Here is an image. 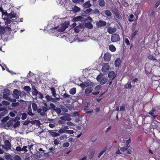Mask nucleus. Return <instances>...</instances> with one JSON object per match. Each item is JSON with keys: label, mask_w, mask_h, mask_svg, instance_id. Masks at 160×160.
Returning a JSON list of instances; mask_svg holds the SVG:
<instances>
[{"label": "nucleus", "mask_w": 160, "mask_h": 160, "mask_svg": "<svg viewBox=\"0 0 160 160\" xmlns=\"http://www.w3.org/2000/svg\"><path fill=\"white\" fill-rule=\"evenodd\" d=\"M120 40V38L118 34H112L111 37V40L113 42H117Z\"/></svg>", "instance_id": "nucleus-1"}, {"label": "nucleus", "mask_w": 160, "mask_h": 160, "mask_svg": "<svg viewBox=\"0 0 160 160\" xmlns=\"http://www.w3.org/2000/svg\"><path fill=\"white\" fill-rule=\"evenodd\" d=\"M48 110V108L45 106L42 107V108H39L38 110V113H40L41 116H44L46 114V112Z\"/></svg>", "instance_id": "nucleus-2"}, {"label": "nucleus", "mask_w": 160, "mask_h": 160, "mask_svg": "<svg viewBox=\"0 0 160 160\" xmlns=\"http://www.w3.org/2000/svg\"><path fill=\"white\" fill-rule=\"evenodd\" d=\"M96 24L98 27L101 28L106 26V22L104 21L100 20L98 22H97Z\"/></svg>", "instance_id": "nucleus-3"}, {"label": "nucleus", "mask_w": 160, "mask_h": 160, "mask_svg": "<svg viewBox=\"0 0 160 160\" xmlns=\"http://www.w3.org/2000/svg\"><path fill=\"white\" fill-rule=\"evenodd\" d=\"M5 146L3 145L2 146L3 148L7 149H10L11 148V143L9 142L8 140H6L4 142Z\"/></svg>", "instance_id": "nucleus-4"}, {"label": "nucleus", "mask_w": 160, "mask_h": 160, "mask_svg": "<svg viewBox=\"0 0 160 160\" xmlns=\"http://www.w3.org/2000/svg\"><path fill=\"white\" fill-rule=\"evenodd\" d=\"M21 92L20 93L19 92L17 89H15L13 91V95L14 98L18 99L19 98V95L21 96Z\"/></svg>", "instance_id": "nucleus-5"}, {"label": "nucleus", "mask_w": 160, "mask_h": 160, "mask_svg": "<svg viewBox=\"0 0 160 160\" xmlns=\"http://www.w3.org/2000/svg\"><path fill=\"white\" fill-rule=\"evenodd\" d=\"M111 58V55L108 53H105L103 56V59L104 61L107 62H109L110 61Z\"/></svg>", "instance_id": "nucleus-6"}, {"label": "nucleus", "mask_w": 160, "mask_h": 160, "mask_svg": "<svg viewBox=\"0 0 160 160\" xmlns=\"http://www.w3.org/2000/svg\"><path fill=\"white\" fill-rule=\"evenodd\" d=\"M92 6V5L91 4L90 1H88L85 2L82 5V7L85 8H89Z\"/></svg>", "instance_id": "nucleus-7"}, {"label": "nucleus", "mask_w": 160, "mask_h": 160, "mask_svg": "<svg viewBox=\"0 0 160 160\" xmlns=\"http://www.w3.org/2000/svg\"><path fill=\"white\" fill-rule=\"evenodd\" d=\"M10 91L9 90L7 89H5L4 90L3 94V97L4 99H7L8 97V94Z\"/></svg>", "instance_id": "nucleus-8"}, {"label": "nucleus", "mask_w": 160, "mask_h": 160, "mask_svg": "<svg viewBox=\"0 0 160 160\" xmlns=\"http://www.w3.org/2000/svg\"><path fill=\"white\" fill-rule=\"evenodd\" d=\"M108 32L109 34H112L113 32H115L117 29L115 27H109L108 28Z\"/></svg>", "instance_id": "nucleus-9"}, {"label": "nucleus", "mask_w": 160, "mask_h": 160, "mask_svg": "<svg viewBox=\"0 0 160 160\" xmlns=\"http://www.w3.org/2000/svg\"><path fill=\"white\" fill-rule=\"evenodd\" d=\"M49 132L52 137H57L60 136V134L55 132L53 130H49Z\"/></svg>", "instance_id": "nucleus-10"}, {"label": "nucleus", "mask_w": 160, "mask_h": 160, "mask_svg": "<svg viewBox=\"0 0 160 160\" xmlns=\"http://www.w3.org/2000/svg\"><path fill=\"white\" fill-rule=\"evenodd\" d=\"M115 72L114 71L110 72L108 74V77L109 78H112V80H113L116 77Z\"/></svg>", "instance_id": "nucleus-11"}, {"label": "nucleus", "mask_w": 160, "mask_h": 160, "mask_svg": "<svg viewBox=\"0 0 160 160\" xmlns=\"http://www.w3.org/2000/svg\"><path fill=\"white\" fill-rule=\"evenodd\" d=\"M93 89L92 87L86 88L85 91V93L87 95H88L92 91Z\"/></svg>", "instance_id": "nucleus-12"}, {"label": "nucleus", "mask_w": 160, "mask_h": 160, "mask_svg": "<svg viewBox=\"0 0 160 160\" xmlns=\"http://www.w3.org/2000/svg\"><path fill=\"white\" fill-rule=\"evenodd\" d=\"M85 27L91 29L93 28V25L90 22L86 23L85 24Z\"/></svg>", "instance_id": "nucleus-13"}, {"label": "nucleus", "mask_w": 160, "mask_h": 160, "mask_svg": "<svg viewBox=\"0 0 160 160\" xmlns=\"http://www.w3.org/2000/svg\"><path fill=\"white\" fill-rule=\"evenodd\" d=\"M92 9L90 8H88L84 11V12L86 14L89 15L91 13H92Z\"/></svg>", "instance_id": "nucleus-14"}, {"label": "nucleus", "mask_w": 160, "mask_h": 160, "mask_svg": "<svg viewBox=\"0 0 160 160\" xmlns=\"http://www.w3.org/2000/svg\"><path fill=\"white\" fill-rule=\"evenodd\" d=\"M67 28V27L66 25H62V26L59 28L58 31V32H62L65 30Z\"/></svg>", "instance_id": "nucleus-15"}, {"label": "nucleus", "mask_w": 160, "mask_h": 160, "mask_svg": "<svg viewBox=\"0 0 160 160\" xmlns=\"http://www.w3.org/2000/svg\"><path fill=\"white\" fill-rule=\"evenodd\" d=\"M27 114L31 116H33L34 115V114L32 112V109L30 105L28 107Z\"/></svg>", "instance_id": "nucleus-16"}, {"label": "nucleus", "mask_w": 160, "mask_h": 160, "mask_svg": "<svg viewBox=\"0 0 160 160\" xmlns=\"http://www.w3.org/2000/svg\"><path fill=\"white\" fill-rule=\"evenodd\" d=\"M32 90H33L32 92V95L33 96H37L39 91L37 90L35 87L32 88Z\"/></svg>", "instance_id": "nucleus-17"}, {"label": "nucleus", "mask_w": 160, "mask_h": 160, "mask_svg": "<svg viewBox=\"0 0 160 160\" xmlns=\"http://www.w3.org/2000/svg\"><path fill=\"white\" fill-rule=\"evenodd\" d=\"M121 62V61L120 58H117L115 61V62H114L115 66L116 67H118L119 65Z\"/></svg>", "instance_id": "nucleus-18"}, {"label": "nucleus", "mask_w": 160, "mask_h": 160, "mask_svg": "<svg viewBox=\"0 0 160 160\" xmlns=\"http://www.w3.org/2000/svg\"><path fill=\"white\" fill-rule=\"evenodd\" d=\"M98 2L99 5L101 7H103L105 5V2L104 0H98Z\"/></svg>", "instance_id": "nucleus-19"}, {"label": "nucleus", "mask_w": 160, "mask_h": 160, "mask_svg": "<svg viewBox=\"0 0 160 160\" xmlns=\"http://www.w3.org/2000/svg\"><path fill=\"white\" fill-rule=\"evenodd\" d=\"M109 50L112 52H114L116 50L115 47L112 44L109 45Z\"/></svg>", "instance_id": "nucleus-20"}, {"label": "nucleus", "mask_w": 160, "mask_h": 160, "mask_svg": "<svg viewBox=\"0 0 160 160\" xmlns=\"http://www.w3.org/2000/svg\"><path fill=\"white\" fill-rule=\"evenodd\" d=\"M50 89L51 91L52 96H53L54 97H56L57 94L56 93L55 88L53 87H52L50 88Z\"/></svg>", "instance_id": "nucleus-21"}, {"label": "nucleus", "mask_w": 160, "mask_h": 160, "mask_svg": "<svg viewBox=\"0 0 160 160\" xmlns=\"http://www.w3.org/2000/svg\"><path fill=\"white\" fill-rule=\"evenodd\" d=\"M92 13L94 14L98 15H100L99 11L98 8H95L94 10H92Z\"/></svg>", "instance_id": "nucleus-22"}, {"label": "nucleus", "mask_w": 160, "mask_h": 160, "mask_svg": "<svg viewBox=\"0 0 160 160\" xmlns=\"http://www.w3.org/2000/svg\"><path fill=\"white\" fill-rule=\"evenodd\" d=\"M82 19H83V18L81 16L73 18L74 21L76 22L78 21H82Z\"/></svg>", "instance_id": "nucleus-23"}, {"label": "nucleus", "mask_w": 160, "mask_h": 160, "mask_svg": "<svg viewBox=\"0 0 160 160\" xmlns=\"http://www.w3.org/2000/svg\"><path fill=\"white\" fill-rule=\"evenodd\" d=\"M32 107L33 110L34 111H36L37 110V112H38V106L37 104L35 102H33L32 104Z\"/></svg>", "instance_id": "nucleus-24"}, {"label": "nucleus", "mask_w": 160, "mask_h": 160, "mask_svg": "<svg viewBox=\"0 0 160 160\" xmlns=\"http://www.w3.org/2000/svg\"><path fill=\"white\" fill-rule=\"evenodd\" d=\"M107 149V147L106 146L102 150V151H101L100 153H99L98 155V158H100V157L102 155L103 153L106 151Z\"/></svg>", "instance_id": "nucleus-25"}, {"label": "nucleus", "mask_w": 160, "mask_h": 160, "mask_svg": "<svg viewBox=\"0 0 160 160\" xmlns=\"http://www.w3.org/2000/svg\"><path fill=\"white\" fill-rule=\"evenodd\" d=\"M5 28L2 27H0V35H4L5 32Z\"/></svg>", "instance_id": "nucleus-26"}, {"label": "nucleus", "mask_w": 160, "mask_h": 160, "mask_svg": "<svg viewBox=\"0 0 160 160\" xmlns=\"http://www.w3.org/2000/svg\"><path fill=\"white\" fill-rule=\"evenodd\" d=\"M76 88H73L70 90L69 93L71 94L74 95L76 93Z\"/></svg>", "instance_id": "nucleus-27"}, {"label": "nucleus", "mask_w": 160, "mask_h": 160, "mask_svg": "<svg viewBox=\"0 0 160 160\" xmlns=\"http://www.w3.org/2000/svg\"><path fill=\"white\" fill-rule=\"evenodd\" d=\"M155 111V109L154 108H153L152 110L149 112V114L152 116L154 119H155L157 116H154V112Z\"/></svg>", "instance_id": "nucleus-28"}, {"label": "nucleus", "mask_w": 160, "mask_h": 160, "mask_svg": "<svg viewBox=\"0 0 160 160\" xmlns=\"http://www.w3.org/2000/svg\"><path fill=\"white\" fill-rule=\"evenodd\" d=\"M13 120H10L6 123V126L9 127L11 126L13 124Z\"/></svg>", "instance_id": "nucleus-29"}, {"label": "nucleus", "mask_w": 160, "mask_h": 160, "mask_svg": "<svg viewBox=\"0 0 160 160\" xmlns=\"http://www.w3.org/2000/svg\"><path fill=\"white\" fill-rule=\"evenodd\" d=\"M80 28H82L80 25V26H76L74 28V32H78L80 30Z\"/></svg>", "instance_id": "nucleus-30"}, {"label": "nucleus", "mask_w": 160, "mask_h": 160, "mask_svg": "<svg viewBox=\"0 0 160 160\" xmlns=\"http://www.w3.org/2000/svg\"><path fill=\"white\" fill-rule=\"evenodd\" d=\"M139 31V30L137 29L134 32L132 33L131 34V38L132 39L134 38L135 37V36L137 34L138 32Z\"/></svg>", "instance_id": "nucleus-31"}, {"label": "nucleus", "mask_w": 160, "mask_h": 160, "mask_svg": "<svg viewBox=\"0 0 160 160\" xmlns=\"http://www.w3.org/2000/svg\"><path fill=\"white\" fill-rule=\"evenodd\" d=\"M148 58L149 60H152L153 61H157V59H156L152 55H151V54L149 55L148 56Z\"/></svg>", "instance_id": "nucleus-32"}, {"label": "nucleus", "mask_w": 160, "mask_h": 160, "mask_svg": "<svg viewBox=\"0 0 160 160\" xmlns=\"http://www.w3.org/2000/svg\"><path fill=\"white\" fill-rule=\"evenodd\" d=\"M105 14L108 17H110L111 16L112 13L109 10H106L104 11Z\"/></svg>", "instance_id": "nucleus-33"}, {"label": "nucleus", "mask_w": 160, "mask_h": 160, "mask_svg": "<svg viewBox=\"0 0 160 160\" xmlns=\"http://www.w3.org/2000/svg\"><path fill=\"white\" fill-rule=\"evenodd\" d=\"M23 89L25 91L27 92H30L31 90V88L30 87L28 86H24L23 88Z\"/></svg>", "instance_id": "nucleus-34"}, {"label": "nucleus", "mask_w": 160, "mask_h": 160, "mask_svg": "<svg viewBox=\"0 0 160 160\" xmlns=\"http://www.w3.org/2000/svg\"><path fill=\"white\" fill-rule=\"evenodd\" d=\"M54 110L58 114H60L61 112V110L59 108L56 107Z\"/></svg>", "instance_id": "nucleus-35"}, {"label": "nucleus", "mask_w": 160, "mask_h": 160, "mask_svg": "<svg viewBox=\"0 0 160 160\" xmlns=\"http://www.w3.org/2000/svg\"><path fill=\"white\" fill-rule=\"evenodd\" d=\"M21 115H22L21 119L22 120L25 119L27 118V115L25 113H22L21 114Z\"/></svg>", "instance_id": "nucleus-36"}, {"label": "nucleus", "mask_w": 160, "mask_h": 160, "mask_svg": "<svg viewBox=\"0 0 160 160\" xmlns=\"http://www.w3.org/2000/svg\"><path fill=\"white\" fill-rule=\"evenodd\" d=\"M107 81V79L103 78L101 80V82H100V84L101 85H103L105 83H106Z\"/></svg>", "instance_id": "nucleus-37"}, {"label": "nucleus", "mask_w": 160, "mask_h": 160, "mask_svg": "<svg viewBox=\"0 0 160 160\" xmlns=\"http://www.w3.org/2000/svg\"><path fill=\"white\" fill-rule=\"evenodd\" d=\"M72 1L75 3H79L80 2H84V0H72Z\"/></svg>", "instance_id": "nucleus-38"}, {"label": "nucleus", "mask_w": 160, "mask_h": 160, "mask_svg": "<svg viewBox=\"0 0 160 160\" xmlns=\"http://www.w3.org/2000/svg\"><path fill=\"white\" fill-rule=\"evenodd\" d=\"M103 77V76L99 74L97 76L96 79L98 81L100 82Z\"/></svg>", "instance_id": "nucleus-39"}, {"label": "nucleus", "mask_w": 160, "mask_h": 160, "mask_svg": "<svg viewBox=\"0 0 160 160\" xmlns=\"http://www.w3.org/2000/svg\"><path fill=\"white\" fill-rule=\"evenodd\" d=\"M2 111V112L0 113V117L5 116L7 113V111L6 109H5V110Z\"/></svg>", "instance_id": "nucleus-40"}, {"label": "nucleus", "mask_w": 160, "mask_h": 160, "mask_svg": "<svg viewBox=\"0 0 160 160\" xmlns=\"http://www.w3.org/2000/svg\"><path fill=\"white\" fill-rule=\"evenodd\" d=\"M127 86L125 88L128 90L131 89L132 88V86L131 82H128L127 83Z\"/></svg>", "instance_id": "nucleus-41"}, {"label": "nucleus", "mask_w": 160, "mask_h": 160, "mask_svg": "<svg viewBox=\"0 0 160 160\" xmlns=\"http://www.w3.org/2000/svg\"><path fill=\"white\" fill-rule=\"evenodd\" d=\"M72 10L75 12H77L80 10V8L77 6H75L73 8Z\"/></svg>", "instance_id": "nucleus-42"}, {"label": "nucleus", "mask_w": 160, "mask_h": 160, "mask_svg": "<svg viewBox=\"0 0 160 160\" xmlns=\"http://www.w3.org/2000/svg\"><path fill=\"white\" fill-rule=\"evenodd\" d=\"M5 158L6 160H13L12 156L9 154L6 156Z\"/></svg>", "instance_id": "nucleus-43"}, {"label": "nucleus", "mask_w": 160, "mask_h": 160, "mask_svg": "<svg viewBox=\"0 0 160 160\" xmlns=\"http://www.w3.org/2000/svg\"><path fill=\"white\" fill-rule=\"evenodd\" d=\"M20 122L19 121H17L14 124L13 127L14 128L18 127L20 126Z\"/></svg>", "instance_id": "nucleus-44"}, {"label": "nucleus", "mask_w": 160, "mask_h": 160, "mask_svg": "<svg viewBox=\"0 0 160 160\" xmlns=\"http://www.w3.org/2000/svg\"><path fill=\"white\" fill-rule=\"evenodd\" d=\"M122 3L125 7H128L129 6L128 3L125 0H123L122 2Z\"/></svg>", "instance_id": "nucleus-45"}, {"label": "nucleus", "mask_w": 160, "mask_h": 160, "mask_svg": "<svg viewBox=\"0 0 160 160\" xmlns=\"http://www.w3.org/2000/svg\"><path fill=\"white\" fill-rule=\"evenodd\" d=\"M95 152L94 151H92L90 152L89 155L90 159H91L93 158L95 154Z\"/></svg>", "instance_id": "nucleus-46"}, {"label": "nucleus", "mask_w": 160, "mask_h": 160, "mask_svg": "<svg viewBox=\"0 0 160 160\" xmlns=\"http://www.w3.org/2000/svg\"><path fill=\"white\" fill-rule=\"evenodd\" d=\"M66 131V130L64 129V128H61L59 130L58 132L60 134L63 133H65Z\"/></svg>", "instance_id": "nucleus-47"}, {"label": "nucleus", "mask_w": 160, "mask_h": 160, "mask_svg": "<svg viewBox=\"0 0 160 160\" xmlns=\"http://www.w3.org/2000/svg\"><path fill=\"white\" fill-rule=\"evenodd\" d=\"M131 140L130 138H129L128 140L126 141V146H127L128 147H130L129 144L131 142Z\"/></svg>", "instance_id": "nucleus-48"}, {"label": "nucleus", "mask_w": 160, "mask_h": 160, "mask_svg": "<svg viewBox=\"0 0 160 160\" xmlns=\"http://www.w3.org/2000/svg\"><path fill=\"white\" fill-rule=\"evenodd\" d=\"M60 119L63 121H65L66 120H71V119H69L68 118V117L66 116H62L60 117Z\"/></svg>", "instance_id": "nucleus-49"}, {"label": "nucleus", "mask_w": 160, "mask_h": 160, "mask_svg": "<svg viewBox=\"0 0 160 160\" xmlns=\"http://www.w3.org/2000/svg\"><path fill=\"white\" fill-rule=\"evenodd\" d=\"M52 152L50 151L49 152H48L47 153H44V152H42L41 154H40V155L41 156H49V153Z\"/></svg>", "instance_id": "nucleus-50"}, {"label": "nucleus", "mask_w": 160, "mask_h": 160, "mask_svg": "<svg viewBox=\"0 0 160 160\" xmlns=\"http://www.w3.org/2000/svg\"><path fill=\"white\" fill-rule=\"evenodd\" d=\"M128 147L127 146L125 147H123L122 148H120V150L123 152H124L125 151H127V150H128Z\"/></svg>", "instance_id": "nucleus-51"}, {"label": "nucleus", "mask_w": 160, "mask_h": 160, "mask_svg": "<svg viewBox=\"0 0 160 160\" xmlns=\"http://www.w3.org/2000/svg\"><path fill=\"white\" fill-rule=\"evenodd\" d=\"M115 15L116 17L119 20H120L122 19V17L121 15L119 14V13L116 12L115 13Z\"/></svg>", "instance_id": "nucleus-52"}, {"label": "nucleus", "mask_w": 160, "mask_h": 160, "mask_svg": "<svg viewBox=\"0 0 160 160\" xmlns=\"http://www.w3.org/2000/svg\"><path fill=\"white\" fill-rule=\"evenodd\" d=\"M124 42L128 46L130 45V42L128 38H125L124 40Z\"/></svg>", "instance_id": "nucleus-53"}, {"label": "nucleus", "mask_w": 160, "mask_h": 160, "mask_svg": "<svg viewBox=\"0 0 160 160\" xmlns=\"http://www.w3.org/2000/svg\"><path fill=\"white\" fill-rule=\"evenodd\" d=\"M19 104V103L18 102H14L12 103L11 105L13 107H15L18 106Z\"/></svg>", "instance_id": "nucleus-54"}, {"label": "nucleus", "mask_w": 160, "mask_h": 160, "mask_svg": "<svg viewBox=\"0 0 160 160\" xmlns=\"http://www.w3.org/2000/svg\"><path fill=\"white\" fill-rule=\"evenodd\" d=\"M129 17L130 18L128 19L129 21L132 22L134 21V20L133 19H133L134 17V16L132 14H130Z\"/></svg>", "instance_id": "nucleus-55"}, {"label": "nucleus", "mask_w": 160, "mask_h": 160, "mask_svg": "<svg viewBox=\"0 0 160 160\" xmlns=\"http://www.w3.org/2000/svg\"><path fill=\"white\" fill-rule=\"evenodd\" d=\"M125 106L124 104H123L120 108L119 111H125Z\"/></svg>", "instance_id": "nucleus-56"}, {"label": "nucleus", "mask_w": 160, "mask_h": 160, "mask_svg": "<svg viewBox=\"0 0 160 160\" xmlns=\"http://www.w3.org/2000/svg\"><path fill=\"white\" fill-rule=\"evenodd\" d=\"M37 97H38V98H39L41 99H42L43 98V95L39 92H38V93Z\"/></svg>", "instance_id": "nucleus-57"}, {"label": "nucleus", "mask_w": 160, "mask_h": 160, "mask_svg": "<svg viewBox=\"0 0 160 160\" xmlns=\"http://www.w3.org/2000/svg\"><path fill=\"white\" fill-rule=\"evenodd\" d=\"M142 135L139 136L137 138V141L138 142H141L142 141Z\"/></svg>", "instance_id": "nucleus-58"}, {"label": "nucleus", "mask_w": 160, "mask_h": 160, "mask_svg": "<svg viewBox=\"0 0 160 160\" xmlns=\"http://www.w3.org/2000/svg\"><path fill=\"white\" fill-rule=\"evenodd\" d=\"M14 159V160H21V159L20 157L18 155H15Z\"/></svg>", "instance_id": "nucleus-59"}, {"label": "nucleus", "mask_w": 160, "mask_h": 160, "mask_svg": "<svg viewBox=\"0 0 160 160\" xmlns=\"http://www.w3.org/2000/svg\"><path fill=\"white\" fill-rule=\"evenodd\" d=\"M74 132L73 130H66V133L69 134H73Z\"/></svg>", "instance_id": "nucleus-60"}, {"label": "nucleus", "mask_w": 160, "mask_h": 160, "mask_svg": "<svg viewBox=\"0 0 160 160\" xmlns=\"http://www.w3.org/2000/svg\"><path fill=\"white\" fill-rule=\"evenodd\" d=\"M51 109L54 110L56 108V106L52 103H51L50 104Z\"/></svg>", "instance_id": "nucleus-61"}, {"label": "nucleus", "mask_w": 160, "mask_h": 160, "mask_svg": "<svg viewBox=\"0 0 160 160\" xmlns=\"http://www.w3.org/2000/svg\"><path fill=\"white\" fill-rule=\"evenodd\" d=\"M69 143L68 142L64 143L63 144L62 146L64 148H67L69 146Z\"/></svg>", "instance_id": "nucleus-62"}, {"label": "nucleus", "mask_w": 160, "mask_h": 160, "mask_svg": "<svg viewBox=\"0 0 160 160\" xmlns=\"http://www.w3.org/2000/svg\"><path fill=\"white\" fill-rule=\"evenodd\" d=\"M85 20L86 21H89V22H91L92 21V19L91 17L89 16L86 18V19H85Z\"/></svg>", "instance_id": "nucleus-63"}, {"label": "nucleus", "mask_w": 160, "mask_h": 160, "mask_svg": "<svg viewBox=\"0 0 160 160\" xmlns=\"http://www.w3.org/2000/svg\"><path fill=\"white\" fill-rule=\"evenodd\" d=\"M27 146H23L22 148V151H24L25 152H27L28 151V150L27 149Z\"/></svg>", "instance_id": "nucleus-64"}]
</instances>
